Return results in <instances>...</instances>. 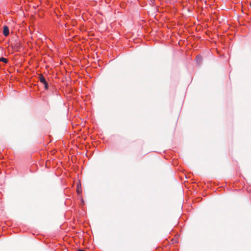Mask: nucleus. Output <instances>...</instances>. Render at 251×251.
Here are the masks:
<instances>
[{"instance_id": "nucleus-1", "label": "nucleus", "mask_w": 251, "mask_h": 251, "mask_svg": "<svg viewBox=\"0 0 251 251\" xmlns=\"http://www.w3.org/2000/svg\"><path fill=\"white\" fill-rule=\"evenodd\" d=\"M9 30L8 27L6 25L4 26L3 29V34L5 36H7L9 35Z\"/></svg>"}, {"instance_id": "nucleus-5", "label": "nucleus", "mask_w": 251, "mask_h": 251, "mask_svg": "<svg viewBox=\"0 0 251 251\" xmlns=\"http://www.w3.org/2000/svg\"><path fill=\"white\" fill-rule=\"evenodd\" d=\"M44 87L46 90H48L49 88V85L48 82L47 81L46 83H44Z\"/></svg>"}, {"instance_id": "nucleus-3", "label": "nucleus", "mask_w": 251, "mask_h": 251, "mask_svg": "<svg viewBox=\"0 0 251 251\" xmlns=\"http://www.w3.org/2000/svg\"><path fill=\"white\" fill-rule=\"evenodd\" d=\"M196 59L197 60V63L200 64H201V61H202V57L201 56L198 55L196 56Z\"/></svg>"}, {"instance_id": "nucleus-2", "label": "nucleus", "mask_w": 251, "mask_h": 251, "mask_svg": "<svg viewBox=\"0 0 251 251\" xmlns=\"http://www.w3.org/2000/svg\"><path fill=\"white\" fill-rule=\"evenodd\" d=\"M39 80L40 81V82L42 83L43 84L46 83L47 81L46 80V79L45 77L42 75H40L39 76Z\"/></svg>"}, {"instance_id": "nucleus-6", "label": "nucleus", "mask_w": 251, "mask_h": 251, "mask_svg": "<svg viewBox=\"0 0 251 251\" xmlns=\"http://www.w3.org/2000/svg\"><path fill=\"white\" fill-rule=\"evenodd\" d=\"M250 6H251V3H250Z\"/></svg>"}, {"instance_id": "nucleus-4", "label": "nucleus", "mask_w": 251, "mask_h": 251, "mask_svg": "<svg viewBox=\"0 0 251 251\" xmlns=\"http://www.w3.org/2000/svg\"><path fill=\"white\" fill-rule=\"evenodd\" d=\"M0 62H3V63L6 64L8 63V60L6 58L2 57H0Z\"/></svg>"}]
</instances>
